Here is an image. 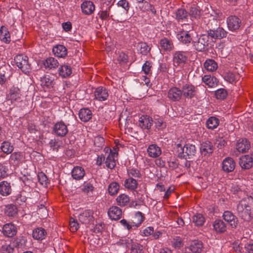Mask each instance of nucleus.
I'll return each instance as SVG.
<instances>
[{
	"mask_svg": "<svg viewBox=\"0 0 253 253\" xmlns=\"http://www.w3.org/2000/svg\"><path fill=\"white\" fill-rule=\"evenodd\" d=\"M160 45L162 49L164 51L170 52L174 48L172 41L167 38H164L160 41Z\"/></svg>",
	"mask_w": 253,
	"mask_h": 253,
	"instance_id": "nucleus-19",
	"label": "nucleus"
},
{
	"mask_svg": "<svg viewBox=\"0 0 253 253\" xmlns=\"http://www.w3.org/2000/svg\"><path fill=\"white\" fill-rule=\"evenodd\" d=\"M239 164L242 169H249L253 165V159L249 155H244L240 158Z\"/></svg>",
	"mask_w": 253,
	"mask_h": 253,
	"instance_id": "nucleus-22",
	"label": "nucleus"
},
{
	"mask_svg": "<svg viewBox=\"0 0 253 253\" xmlns=\"http://www.w3.org/2000/svg\"><path fill=\"white\" fill-rule=\"evenodd\" d=\"M79 117L83 122H87L92 118L91 111L88 108H82L79 111Z\"/></svg>",
	"mask_w": 253,
	"mask_h": 253,
	"instance_id": "nucleus-31",
	"label": "nucleus"
},
{
	"mask_svg": "<svg viewBox=\"0 0 253 253\" xmlns=\"http://www.w3.org/2000/svg\"><path fill=\"white\" fill-rule=\"evenodd\" d=\"M187 60V56L185 52L176 51L173 55V64L175 67H183Z\"/></svg>",
	"mask_w": 253,
	"mask_h": 253,
	"instance_id": "nucleus-10",
	"label": "nucleus"
},
{
	"mask_svg": "<svg viewBox=\"0 0 253 253\" xmlns=\"http://www.w3.org/2000/svg\"><path fill=\"white\" fill-rule=\"evenodd\" d=\"M214 230L217 233H223L226 230L225 223L221 219L215 220L213 223Z\"/></svg>",
	"mask_w": 253,
	"mask_h": 253,
	"instance_id": "nucleus-37",
	"label": "nucleus"
},
{
	"mask_svg": "<svg viewBox=\"0 0 253 253\" xmlns=\"http://www.w3.org/2000/svg\"><path fill=\"white\" fill-rule=\"evenodd\" d=\"M32 235L34 239L38 240H42L45 238L46 232L43 228L38 227L33 231Z\"/></svg>",
	"mask_w": 253,
	"mask_h": 253,
	"instance_id": "nucleus-35",
	"label": "nucleus"
},
{
	"mask_svg": "<svg viewBox=\"0 0 253 253\" xmlns=\"http://www.w3.org/2000/svg\"><path fill=\"white\" fill-rule=\"evenodd\" d=\"M117 156V153L112 152V150L110 149V153L108 154L105 161L106 167L108 168L113 169L115 167Z\"/></svg>",
	"mask_w": 253,
	"mask_h": 253,
	"instance_id": "nucleus-21",
	"label": "nucleus"
},
{
	"mask_svg": "<svg viewBox=\"0 0 253 253\" xmlns=\"http://www.w3.org/2000/svg\"><path fill=\"white\" fill-rule=\"evenodd\" d=\"M219 120L215 117H211L207 121L206 125L209 129H213L219 125Z\"/></svg>",
	"mask_w": 253,
	"mask_h": 253,
	"instance_id": "nucleus-45",
	"label": "nucleus"
},
{
	"mask_svg": "<svg viewBox=\"0 0 253 253\" xmlns=\"http://www.w3.org/2000/svg\"><path fill=\"white\" fill-rule=\"evenodd\" d=\"M200 150L204 156H209L213 152V147L211 142L206 141L201 144Z\"/></svg>",
	"mask_w": 253,
	"mask_h": 253,
	"instance_id": "nucleus-25",
	"label": "nucleus"
},
{
	"mask_svg": "<svg viewBox=\"0 0 253 253\" xmlns=\"http://www.w3.org/2000/svg\"><path fill=\"white\" fill-rule=\"evenodd\" d=\"M235 166V162L233 159L227 157L223 160L222 168L224 171L228 173L234 170Z\"/></svg>",
	"mask_w": 253,
	"mask_h": 253,
	"instance_id": "nucleus-17",
	"label": "nucleus"
},
{
	"mask_svg": "<svg viewBox=\"0 0 253 253\" xmlns=\"http://www.w3.org/2000/svg\"><path fill=\"white\" fill-rule=\"evenodd\" d=\"M14 61L17 66L25 73L29 72L30 65L28 62V57L27 56L18 55L15 56Z\"/></svg>",
	"mask_w": 253,
	"mask_h": 253,
	"instance_id": "nucleus-7",
	"label": "nucleus"
},
{
	"mask_svg": "<svg viewBox=\"0 0 253 253\" xmlns=\"http://www.w3.org/2000/svg\"><path fill=\"white\" fill-rule=\"evenodd\" d=\"M85 171L81 167H75L72 171V176L75 180H80L83 179Z\"/></svg>",
	"mask_w": 253,
	"mask_h": 253,
	"instance_id": "nucleus-32",
	"label": "nucleus"
},
{
	"mask_svg": "<svg viewBox=\"0 0 253 253\" xmlns=\"http://www.w3.org/2000/svg\"><path fill=\"white\" fill-rule=\"evenodd\" d=\"M112 6V4L106 8L104 6H101V9L98 14L99 18L103 20H108L110 18L113 19V15L110 14Z\"/></svg>",
	"mask_w": 253,
	"mask_h": 253,
	"instance_id": "nucleus-27",
	"label": "nucleus"
},
{
	"mask_svg": "<svg viewBox=\"0 0 253 253\" xmlns=\"http://www.w3.org/2000/svg\"><path fill=\"white\" fill-rule=\"evenodd\" d=\"M187 25L189 26V28L179 31L176 35V38L182 44L188 45L192 41L191 35L189 32L193 30V26L192 25H185V26Z\"/></svg>",
	"mask_w": 253,
	"mask_h": 253,
	"instance_id": "nucleus-6",
	"label": "nucleus"
},
{
	"mask_svg": "<svg viewBox=\"0 0 253 253\" xmlns=\"http://www.w3.org/2000/svg\"><path fill=\"white\" fill-rule=\"evenodd\" d=\"M116 201L119 206H125L129 202V198L127 195L122 194L117 198Z\"/></svg>",
	"mask_w": 253,
	"mask_h": 253,
	"instance_id": "nucleus-52",
	"label": "nucleus"
},
{
	"mask_svg": "<svg viewBox=\"0 0 253 253\" xmlns=\"http://www.w3.org/2000/svg\"><path fill=\"white\" fill-rule=\"evenodd\" d=\"M130 253H144L143 246L140 244L131 242Z\"/></svg>",
	"mask_w": 253,
	"mask_h": 253,
	"instance_id": "nucleus-53",
	"label": "nucleus"
},
{
	"mask_svg": "<svg viewBox=\"0 0 253 253\" xmlns=\"http://www.w3.org/2000/svg\"><path fill=\"white\" fill-rule=\"evenodd\" d=\"M227 91L225 89L220 88L215 92V95L218 99H224L227 96Z\"/></svg>",
	"mask_w": 253,
	"mask_h": 253,
	"instance_id": "nucleus-60",
	"label": "nucleus"
},
{
	"mask_svg": "<svg viewBox=\"0 0 253 253\" xmlns=\"http://www.w3.org/2000/svg\"><path fill=\"white\" fill-rule=\"evenodd\" d=\"M52 131L56 135L62 137L68 133V129L67 126L62 121H60L54 124Z\"/></svg>",
	"mask_w": 253,
	"mask_h": 253,
	"instance_id": "nucleus-9",
	"label": "nucleus"
},
{
	"mask_svg": "<svg viewBox=\"0 0 253 253\" xmlns=\"http://www.w3.org/2000/svg\"><path fill=\"white\" fill-rule=\"evenodd\" d=\"M217 21L214 19L209 20L207 23L205 30L212 42H215L216 40H220L226 38L228 32L222 27L218 26L216 28L214 27V24L217 26Z\"/></svg>",
	"mask_w": 253,
	"mask_h": 253,
	"instance_id": "nucleus-2",
	"label": "nucleus"
},
{
	"mask_svg": "<svg viewBox=\"0 0 253 253\" xmlns=\"http://www.w3.org/2000/svg\"><path fill=\"white\" fill-rule=\"evenodd\" d=\"M82 12L85 15L92 14L95 10V5L91 1H84L81 4Z\"/></svg>",
	"mask_w": 253,
	"mask_h": 253,
	"instance_id": "nucleus-23",
	"label": "nucleus"
},
{
	"mask_svg": "<svg viewBox=\"0 0 253 253\" xmlns=\"http://www.w3.org/2000/svg\"><path fill=\"white\" fill-rule=\"evenodd\" d=\"M59 63L58 61L53 57L47 58L43 62L45 68L52 69L58 67Z\"/></svg>",
	"mask_w": 253,
	"mask_h": 253,
	"instance_id": "nucleus-40",
	"label": "nucleus"
},
{
	"mask_svg": "<svg viewBox=\"0 0 253 253\" xmlns=\"http://www.w3.org/2000/svg\"><path fill=\"white\" fill-rule=\"evenodd\" d=\"M0 149L3 153L9 154L13 151L14 147L9 142L4 141L1 143Z\"/></svg>",
	"mask_w": 253,
	"mask_h": 253,
	"instance_id": "nucleus-51",
	"label": "nucleus"
},
{
	"mask_svg": "<svg viewBox=\"0 0 253 253\" xmlns=\"http://www.w3.org/2000/svg\"><path fill=\"white\" fill-rule=\"evenodd\" d=\"M13 248L9 244H5L0 248V253H13Z\"/></svg>",
	"mask_w": 253,
	"mask_h": 253,
	"instance_id": "nucleus-62",
	"label": "nucleus"
},
{
	"mask_svg": "<svg viewBox=\"0 0 253 253\" xmlns=\"http://www.w3.org/2000/svg\"><path fill=\"white\" fill-rule=\"evenodd\" d=\"M172 246L176 249H179L183 246V242L180 237L174 238L171 241Z\"/></svg>",
	"mask_w": 253,
	"mask_h": 253,
	"instance_id": "nucleus-57",
	"label": "nucleus"
},
{
	"mask_svg": "<svg viewBox=\"0 0 253 253\" xmlns=\"http://www.w3.org/2000/svg\"><path fill=\"white\" fill-rule=\"evenodd\" d=\"M203 248V243L198 240L192 241L190 245L189 249L193 253H200Z\"/></svg>",
	"mask_w": 253,
	"mask_h": 253,
	"instance_id": "nucleus-30",
	"label": "nucleus"
},
{
	"mask_svg": "<svg viewBox=\"0 0 253 253\" xmlns=\"http://www.w3.org/2000/svg\"><path fill=\"white\" fill-rule=\"evenodd\" d=\"M41 85L47 88L53 87L54 84V79L49 75H45L41 80Z\"/></svg>",
	"mask_w": 253,
	"mask_h": 253,
	"instance_id": "nucleus-41",
	"label": "nucleus"
},
{
	"mask_svg": "<svg viewBox=\"0 0 253 253\" xmlns=\"http://www.w3.org/2000/svg\"><path fill=\"white\" fill-rule=\"evenodd\" d=\"M211 42H212L208 34H204L200 36L197 41L193 42L194 48L199 52L206 51Z\"/></svg>",
	"mask_w": 253,
	"mask_h": 253,
	"instance_id": "nucleus-3",
	"label": "nucleus"
},
{
	"mask_svg": "<svg viewBox=\"0 0 253 253\" xmlns=\"http://www.w3.org/2000/svg\"><path fill=\"white\" fill-rule=\"evenodd\" d=\"M137 180L132 177L126 179L124 182L125 188L130 190H135L137 188Z\"/></svg>",
	"mask_w": 253,
	"mask_h": 253,
	"instance_id": "nucleus-39",
	"label": "nucleus"
},
{
	"mask_svg": "<svg viewBox=\"0 0 253 253\" xmlns=\"http://www.w3.org/2000/svg\"><path fill=\"white\" fill-rule=\"evenodd\" d=\"M253 204V198L247 197L241 200L237 206L238 215L244 221H249L252 217V205Z\"/></svg>",
	"mask_w": 253,
	"mask_h": 253,
	"instance_id": "nucleus-1",
	"label": "nucleus"
},
{
	"mask_svg": "<svg viewBox=\"0 0 253 253\" xmlns=\"http://www.w3.org/2000/svg\"><path fill=\"white\" fill-rule=\"evenodd\" d=\"M127 173L129 176H130V177H135V178H141V174L140 171L136 169L132 168L127 169Z\"/></svg>",
	"mask_w": 253,
	"mask_h": 253,
	"instance_id": "nucleus-59",
	"label": "nucleus"
},
{
	"mask_svg": "<svg viewBox=\"0 0 253 253\" xmlns=\"http://www.w3.org/2000/svg\"><path fill=\"white\" fill-rule=\"evenodd\" d=\"M105 140L103 137L98 135L94 137V145L97 147V150H99L104 145Z\"/></svg>",
	"mask_w": 253,
	"mask_h": 253,
	"instance_id": "nucleus-56",
	"label": "nucleus"
},
{
	"mask_svg": "<svg viewBox=\"0 0 253 253\" xmlns=\"http://www.w3.org/2000/svg\"><path fill=\"white\" fill-rule=\"evenodd\" d=\"M58 73L62 78L69 77L72 73V68L70 66L67 65H62L58 69Z\"/></svg>",
	"mask_w": 253,
	"mask_h": 253,
	"instance_id": "nucleus-36",
	"label": "nucleus"
},
{
	"mask_svg": "<svg viewBox=\"0 0 253 253\" xmlns=\"http://www.w3.org/2000/svg\"><path fill=\"white\" fill-rule=\"evenodd\" d=\"M94 189V187L93 185L92 181H84L82 186V191L86 194H89L90 192L92 193Z\"/></svg>",
	"mask_w": 253,
	"mask_h": 253,
	"instance_id": "nucleus-49",
	"label": "nucleus"
},
{
	"mask_svg": "<svg viewBox=\"0 0 253 253\" xmlns=\"http://www.w3.org/2000/svg\"><path fill=\"white\" fill-rule=\"evenodd\" d=\"M17 228L11 223L5 224L2 227L3 235L7 237H12L17 233Z\"/></svg>",
	"mask_w": 253,
	"mask_h": 253,
	"instance_id": "nucleus-14",
	"label": "nucleus"
},
{
	"mask_svg": "<svg viewBox=\"0 0 253 253\" xmlns=\"http://www.w3.org/2000/svg\"><path fill=\"white\" fill-rule=\"evenodd\" d=\"M215 144L219 149H222L227 145V141L223 137L218 136L216 138Z\"/></svg>",
	"mask_w": 253,
	"mask_h": 253,
	"instance_id": "nucleus-58",
	"label": "nucleus"
},
{
	"mask_svg": "<svg viewBox=\"0 0 253 253\" xmlns=\"http://www.w3.org/2000/svg\"><path fill=\"white\" fill-rule=\"evenodd\" d=\"M239 78L238 74H234L232 72H227L225 74L224 78V79L230 83H233L236 82Z\"/></svg>",
	"mask_w": 253,
	"mask_h": 253,
	"instance_id": "nucleus-55",
	"label": "nucleus"
},
{
	"mask_svg": "<svg viewBox=\"0 0 253 253\" xmlns=\"http://www.w3.org/2000/svg\"><path fill=\"white\" fill-rule=\"evenodd\" d=\"M144 217L142 213L140 211H137L133 218L132 224L136 227H138L143 221Z\"/></svg>",
	"mask_w": 253,
	"mask_h": 253,
	"instance_id": "nucleus-47",
	"label": "nucleus"
},
{
	"mask_svg": "<svg viewBox=\"0 0 253 253\" xmlns=\"http://www.w3.org/2000/svg\"><path fill=\"white\" fill-rule=\"evenodd\" d=\"M52 52L55 56L64 58L67 54V49L63 45L58 44L53 47Z\"/></svg>",
	"mask_w": 253,
	"mask_h": 253,
	"instance_id": "nucleus-24",
	"label": "nucleus"
},
{
	"mask_svg": "<svg viewBox=\"0 0 253 253\" xmlns=\"http://www.w3.org/2000/svg\"><path fill=\"white\" fill-rule=\"evenodd\" d=\"M189 15L192 17L197 18L200 17L201 11L195 6L191 7L189 10Z\"/></svg>",
	"mask_w": 253,
	"mask_h": 253,
	"instance_id": "nucleus-64",
	"label": "nucleus"
},
{
	"mask_svg": "<svg viewBox=\"0 0 253 253\" xmlns=\"http://www.w3.org/2000/svg\"><path fill=\"white\" fill-rule=\"evenodd\" d=\"M94 99L99 101H103L107 99L109 96L108 90L102 86L97 87L94 92Z\"/></svg>",
	"mask_w": 253,
	"mask_h": 253,
	"instance_id": "nucleus-12",
	"label": "nucleus"
},
{
	"mask_svg": "<svg viewBox=\"0 0 253 253\" xmlns=\"http://www.w3.org/2000/svg\"><path fill=\"white\" fill-rule=\"evenodd\" d=\"M205 68L208 71L213 72L217 68V64L213 59H207L204 63Z\"/></svg>",
	"mask_w": 253,
	"mask_h": 253,
	"instance_id": "nucleus-43",
	"label": "nucleus"
},
{
	"mask_svg": "<svg viewBox=\"0 0 253 253\" xmlns=\"http://www.w3.org/2000/svg\"><path fill=\"white\" fill-rule=\"evenodd\" d=\"M177 147L180 148L181 152L178 153V156L181 159H191L197 153L195 146L192 144H186L182 147L181 144L179 143L177 144Z\"/></svg>",
	"mask_w": 253,
	"mask_h": 253,
	"instance_id": "nucleus-4",
	"label": "nucleus"
},
{
	"mask_svg": "<svg viewBox=\"0 0 253 253\" xmlns=\"http://www.w3.org/2000/svg\"><path fill=\"white\" fill-rule=\"evenodd\" d=\"M0 40L5 43H9L11 41V38L8 29L3 26L0 28Z\"/></svg>",
	"mask_w": 253,
	"mask_h": 253,
	"instance_id": "nucleus-33",
	"label": "nucleus"
},
{
	"mask_svg": "<svg viewBox=\"0 0 253 253\" xmlns=\"http://www.w3.org/2000/svg\"><path fill=\"white\" fill-rule=\"evenodd\" d=\"M147 152L150 157L156 158L161 154L162 151L161 148L156 144H151L148 147Z\"/></svg>",
	"mask_w": 253,
	"mask_h": 253,
	"instance_id": "nucleus-29",
	"label": "nucleus"
},
{
	"mask_svg": "<svg viewBox=\"0 0 253 253\" xmlns=\"http://www.w3.org/2000/svg\"><path fill=\"white\" fill-rule=\"evenodd\" d=\"M9 162L10 165L14 166H17L21 162L23 159V155L20 152H15L10 153Z\"/></svg>",
	"mask_w": 253,
	"mask_h": 253,
	"instance_id": "nucleus-26",
	"label": "nucleus"
},
{
	"mask_svg": "<svg viewBox=\"0 0 253 253\" xmlns=\"http://www.w3.org/2000/svg\"><path fill=\"white\" fill-rule=\"evenodd\" d=\"M153 123V119L148 115H143L139 120V126L143 129H150Z\"/></svg>",
	"mask_w": 253,
	"mask_h": 253,
	"instance_id": "nucleus-16",
	"label": "nucleus"
},
{
	"mask_svg": "<svg viewBox=\"0 0 253 253\" xmlns=\"http://www.w3.org/2000/svg\"><path fill=\"white\" fill-rule=\"evenodd\" d=\"M38 177L39 182L42 185L46 186L48 184V178L46 175L42 172L38 173Z\"/></svg>",
	"mask_w": 253,
	"mask_h": 253,
	"instance_id": "nucleus-61",
	"label": "nucleus"
},
{
	"mask_svg": "<svg viewBox=\"0 0 253 253\" xmlns=\"http://www.w3.org/2000/svg\"><path fill=\"white\" fill-rule=\"evenodd\" d=\"M182 95L187 99H191L196 96L197 91L196 87L191 84H186L181 87Z\"/></svg>",
	"mask_w": 253,
	"mask_h": 253,
	"instance_id": "nucleus-11",
	"label": "nucleus"
},
{
	"mask_svg": "<svg viewBox=\"0 0 253 253\" xmlns=\"http://www.w3.org/2000/svg\"><path fill=\"white\" fill-rule=\"evenodd\" d=\"M10 99L12 101H16L20 98V90L18 87H12L9 91Z\"/></svg>",
	"mask_w": 253,
	"mask_h": 253,
	"instance_id": "nucleus-48",
	"label": "nucleus"
},
{
	"mask_svg": "<svg viewBox=\"0 0 253 253\" xmlns=\"http://www.w3.org/2000/svg\"><path fill=\"white\" fill-rule=\"evenodd\" d=\"M182 95L181 89L173 87L169 89L168 93V97L172 101H178L180 100Z\"/></svg>",
	"mask_w": 253,
	"mask_h": 253,
	"instance_id": "nucleus-15",
	"label": "nucleus"
},
{
	"mask_svg": "<svg viewBox=\"0 0 253 253\" xmlns=\"http://www.w3.org/2000/svg\"><path fill=\"white\" fill-rule=\"evenodd\" d=\"M226 23L228 30L233 32L240 29L242 25V20L236 15H231L227 18Z\"/></svg>",
	"mask_w": 253,
	"mask_h": 253,
	"instance_id": "nucleus-8",
	"label": "nucleus"
},
{
	"mask_svg": "<svg viewBox=\"0 0 253 253\" xmlns=\"http://www.w3.org/2000/svg\"><path fill=\"white\" fill-rule=\"evenodd\" d=\"M94 212L91 210H85L81 212L79 216V221L85 225L93 224L94 217L93 216Z\"/></svg>",
	"mask_w": 253,
	"mask_h": 253,
	"instance_id": "nucleus-5",
	"label": "nucleus"
},
{
	"mask_svg": "<svg viewBox=\"0 0 253 253\" xmlns=\"http://www.w3.org/2000/svg\"><path fill=\"white\" fill-rule=\"evenodd\" d=\"M5 213L8 216H14L17 213V209L16 206L10 204L6 206Z\"/></svg>",
	"mask_w": 253,
	"mask_h": 253,
	"instance_id": "nucleus-50",
	"label": "nucleus"
},
{
	"mask_svg": "<svg viewBox=\"0 0 253 253\" xmlns=\"http://www.w3.org/2000/svg\"><path fill=\"white\" fill-rule=\"evenodd\" d=\"M155 124L156 127L159 130H162L166 127V123L162 118L155 119Z\"/></svg>",
	"mask_w": 253,
	"mask_h": 253,
	"instance_id": "nucleus-63",
	"label": "nucleus"
},
{
	"mask_svg": "<svg viewBox=\"0 0 253 253\" xmlns=\"http://www.w3.org/2000/svg\"><path fill=\"white\" fill-rule=\"evenodd\" d=\"M27 240L24 236H20L14 238L13 242V246L17 248H22L26 246Z\"/></svg>",
	"mask_w": 253,
	"mask_h": 253,
	"instance_id": "nucleus-44",
	"label": "nucleus"
},
{
	"mask_svg": "<svg viewBox=\"0 0 253 253\" xmlns=\"http://www.w3.org/2000/svg\"><path fill=\"white\" fill-rule=\"evenodd\" d=\"M188 17V14L184 9H178L175 12V18L179 23H183Z\"/></svg>",
	"mask_w": 253,
	"mask_h": 253,
	"instance_id": "nucleus-38",
	"label": "nucleus"
},
{
	"mask_svg": "<svg viewBox=\"0 0 253 253\" xmlns=\"http://www.w3.org/2000/svg\"><path fill=\"white\" fill-rule=\"evenodd\" d=\"M137 50L140 54L147 55L150 52L151 48L146 42H140L137 45Z\"/></svg>",
	"mask_w": 253,
	"mask_h": 253,
	"instance_id": "nucleus-42",
	"label": "nucleus"
},
{
	"mask_svg": "<svg viewBox=\"0 0 253 253\" xmlns=\"http://www.w3.org/2000/svg\"><path fill=\"white\" fill-rule=\"evenodd\" d=\"M236 148L238 152L245 153L250 148V143L246 138L240 139L237 142Z\"/></svg>",
	"mask_w": 253,
	"mask_h": 253,
	"instance_id": "nucleus-18",
	"label": "nucleus"
},
{
	"mask_svg": "<svg viewBox=\"0 0 253 253\" xmlns=\"http://www.w3.org/2000/svg\"><path fill=\"white\" fill-rule=\"evenodd\" d=\"M11 187L9 183L5 181L0 182V194L3 196L9 195L11 192Z\"/></svg>",
	"mask_w": 253,
	"mask_h": 253,
	"instance_id": "nucleus-34",
	"label": "nucleus"
},
{
	"mask_svg": "<svg viewBox=\"0 0 253 253\" xmlns=\"http://www.w3.org/2000/svg\"><path fill=\"white\" fill-rule=\"evenodd\" d=\"M193 222L197 226H202L205 222V218L201 213H196L192 217Z\"/></svg>",
	"mask_w": 253,
	"mask_h": 253,
	"instance_id": "nucleus-46",
	"label": "nucleus"
},
{
	"mask_svg": "<svg viewBox=\"0 0 253 253\" xmlns=\"http://www.w3.org/2000/svg\"><path fill=\"white\" fill-rule=\"evenodd\" d=\"M108 214L112 220H116L121 218L122 211L120 208L117 206H113L109 209Z\"/></svg>",
	"mask_w": 253,
	"mask_h": 253,
	"instance_id": "nucleus-20",
	"label": "nucleus"
},
{
	"mask_svg": "<svg viewBox=\"0 0 253 253\" xmlns=\"http://www.w3.org/2000/svg\"><path fill=\"white\" fill-rule=\"evenodd\" d=\"M119 185L116 182L111 183L108 188V192L111 195L116 194L119 190Z\"/></svg>",
	"mask_w": 253,
	"mask_h": 253,
	"instance_id": "nucleus-54",
	"label": "nucleus"
},
{
	"mask_svg": "<svg viewBox=\"0 0 253 253\" xmlns=\"http://www.w3.org/2000/svg\"><path fill=\"white\" fill-rule=\"evenodd\" d=\"M223 218L229 225L232 227L235 228L238 224V218L230 211H225L223 214Z\"/></svg>",
	"mask_w": 253,
	"mask_h": 253,
	"instance_id": "nucleus-13",
	"label": "nucleus"
},
{
	"mask_svg": "<svg viewBox=\"0 0 253 253\" xmlns=\"http://www.w3.org/2000/svg\"><path fill=\"white\" fill-rule=\"evenodd\" d=\"M202 82L205 83L209 87H214L216 86L218 83V79L213 76L206 75L202 77Z\"/></svg>",
	"mask_w": 253,
	"mask_h": 253,
	"instance_id": "nucleus-28",
	"label": "nucleus"
}]
</instances>
